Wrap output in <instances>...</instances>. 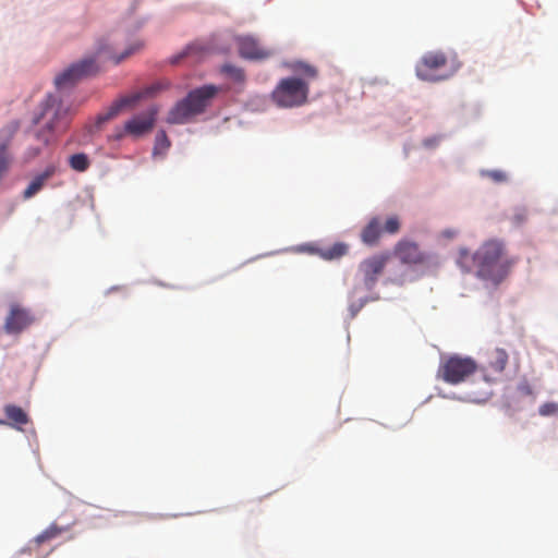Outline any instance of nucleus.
<instances>
[{
	"label": "nucleus",
	"instance_id": "2eb2a0df",
	"mask_svg": "<svg viewBox=\"0 0 558 558\" xmlns=\"http://www.w3.org/2000/svg\"><path fill=\"white\" fill-rule=\"evenodd\" d=\"M57 171V167L54 165H49L40 174L35 177L33 181L25 189L23 195L24 198H31L36 193H38L47 180H49Z\"/></svg>",
	"mask_w": 558,
	"mask_h": 558
},
{
	"label": "nucleus",
	"instance_id": "0eeeda50",
	"mask_svg": "<svg viewBox=\"0 0 558 558\" xmlns=\"http://www.w3.org/2000/svg\"><path fill=\"white\" fill-rule=\"evenodd\" d=\"M161 88H163L161 83H155L140 92H135L117 99L105 112L98 114L97 124L100 125L110 121L122 110L133 108L141 99L155 96Z\"/></svg>",
	"mask_w": 558,
	"mask_h": 558
},
{
	"label": "nucleus",
	"instance_id": "c756f323",
	"mask_svg": "<svg viewBox=\"0 0 558 558\" xmlns=\"http://www.w3.org/2000/svg\"><path fill=\"white\" fill-rule=\"evenodd\" d=\"M538 413L541 416H553L558 414V403L557 402H545L538 408Z\"/></svg>",
	"mask_w": 558,
	"mask_h": 558
},
{
	"label": "nucleus",
	"instance_id": "72a5a7b5",
	"mask_svg": "<svg viewBox=\"0 0 558 558\" xmlns=\"http://www.w3.org/2000/svg\"><path fill=\"white\" fill-rule=\"evenodd\" d=\"M39 154H40V149H38V148H34V149L29 150L31 158H34V157L38 156Z\"/></svg>",
	"mask_w": 558,
	"mask_h": 558
},
{
	"label": "nucleus",
	"instance_id": "aec40b11",
	"mask_svg": "<svg viewBox=\"0 0 558 558\" xmlns=\"http://www.w3.org/2000/svg\"><path fill=\"white\" fill-rule=\"evenodd\" d=\"M508 363V353L504 349L496 348L488 353V365L495 372L501 373Z\"/></svg>",
	"mask_w": 558,
	"mask_h": 558
},
{
	"label": "nucleus",
	"instance_id": "b1692460",
	"mask_svg": "<svg viewBox=\"0 0 558 558\" xmlns=\"http://www.w3.org/2000/svg\"><path fill=\"white\" fill-rule=\"evenodd\" d=\"M69 165L73 170L84 172L89 168L90 161L86 154L78 153L69 158Z\"/></svg>",
	"mask_w": 558,
	"mask_h": 558
},
{
	"label": "nucleus",
	"instance_id": "412c9836",
	"mask_svg": "<svg viewBox=\"0 0 558 558\" xmlns=\"http://www.w3.org/2000/svg\"><path fill=\"white\" fill-rule=\"evenodd\" d=\"M289 68L292 72L302 76V80L308 82L311 80H315L318 75L317 69L306 62L295 61L289 64Z\"/></svg>",
	"mask_w": 558,
	"mask_h": 558
},
{
	"label": "nucleus",
	"instance_id": "39448f33",
	"mask_svg": "<svg viewBox=\"0 0 558 558\" xmlns=\"http://www.w3.org/2000/svg\"><path fill=\"white\" fill-rule=\"evenodd\" d=\"M477 369V364L472 357L451 355L439 366L438 377L450 385L465 381Z\"/></svg>",
	"mask_w": 558,
	"mask_h": 558
},
{
	"label": "nucleus",
	"instance_id": "6ab92c4d",
	"mask_svg": "<svg viewBox=\"0 0 558 558\" xmlns=\"http://www.w3.org/2000/svg\"><path fill=\"white\" fill-rule=\"evenodd\" d=\"M69 530L70 525L61 526L58 525L57 523H51L45 531H43L39 535H37L34 538V543L36 546H39L43 543L57 538L62 533L68 532Z\"/></svg>",
	"mask_w": 558,
	"mask_h": 558
},
{
	"label": "nucleus",
	"instance_id": "6e6552de",
	"mask_svg": "<svg viewBox=\"0 0 558 558\" xmlns=\"http://www.w3.org/2000/svg\"><path fill=\"white\" fill-rule=\"evenodd\" d=\"M97 72V65L93 58L83 59L71 64L62 73L56 76L54 85L59 90L73 87L80 80Z\"/></svg>",
	"mask_w": 558,
	"mask_h": 558
},
{
	"label": "nucleus",
	"instance_id": "2f4dec72",
	"mask_svg": "<svg viewBox=\"0 0 558 558\" xmlns=\"http://www.w3.org/2000/svg\"><path fill=\"white\" fill-rule=\"evenodd\" d=\"M125 135H128V132L125 130V125L123 128H117L114 130V132L109 136V140H113V141H120L122 140Z\"/></svg>",
	"mask_w": 558,
	"mask_h": 558
},
{
	"label": "nucleus",
	"instance_id": "f8f14e48",
	"mask_svg": "<svg viewBox=\"0 0 558 558\" xmlns=\"http://www.w3.org/2000/svg\"><path fill=\"white\" fill-rule=\"evenodd\" d=\"M34 323V316L27 308L13 304L4 323L7 333H20Z\"/></svg>",
	"mask_w": 558,
	"mask_h": 558
},
{
	"label": "nucleus",
	"instance_id": "bb28decb",
	"mask_svg": "<svg viewBox=\"0 0 558 558\" xmlns=\"http://www.w3.org/2000/svg\"><path fill=\"white\" fill-rule=\"evenodd\" d=\"M170 147V141L165 131H159L156 135L154 154L167 150Z\"/></svg>",
	"mask_w": 558,
	"mask_h": 558
},
{
	"label": "nucleus",
	"instance_id": "473e14b6",
	"mask_svg": "<svg viewBox=\"0 0 558 558\" xmlns=\"http://www.w3.org/2000/svg\"><path fill=\"white\" fill-rule=\"evenodd\" d=\"M468 257H469V252L466 250H461L459 263H463V260L466 259Z\"/></svg>",
	"mask_w": 558,
	"mask_h": 558
},
{
	"label": "nucleus",
	"instance_id": "a211bd4d",
	"mask_svg": "<svg viewBox=\"0 0 558 558\" xmlns=\"http://www.w3.org/2000/svg\"><path fill=\"white\" fill-rule=\"evenodd\" d=\"M208 53H209V48L205 44L196 41V43L189 45L182 51V53L177 56L172 60V63H177V62H179V60H181L183 58H192V57L195 58V61H197V60L202 59L203 57L207 56Z\"/></svg>",
	"mask_w": 558,
	"mask_h": 558
},
{
	"label": "nucleus",
	"instance_id": "a878e982",
	"mask_svg": "<svg viewBox=\"0 0 558 558\" xmlns=\"http://www.w3.org/2000/svg\"><path fill=\"white\" fill-rule=\"evenodd\" d=\"M221 71L235 82L243 83L245 80L244 71L235 65L225 64Z\"/></svg>",
	"mask_w": 558,
	"mask_h": 558
},
{
	"label": "nucleus",
	"instance_id": "7ed1b4c3",
	"mask_svg": "<svg viewBox=\"0 0 558 558\" xmlns=\"http://www.w3.org/2000/svg\"><path fill=\"white\" fill-rule=\"evenodd\" d=\"M45 122V129L37 133V138L45 145L49 144L50 136L47 133L65 131L68 126V109L63 107L60 99L49 95L41 105V112L33 120L34 124Z\"/></svg>",
	"mask_w": 558,
	"mask_h": 558
},
{
	"label": "nucleus",
	"instance_id": "7c9ffc66",
	"mask_svg": "<svg viewBox=\"0 0 558 558\" xmlns=\"http://www.w3.org/2000/svg\"><path fill=\"white\" fill-rule=\"evenodd\" d=\"M484 174L496 183L506 182L508 179L507 173L502 170H489L486 171Z\"/></svg>",
	"mask_w": 558,
	"mask_h": 558
},
{
	"label": "nucleus",
	"instance_id": "9b49d317",
	"mask_svg": "<svg viewBox=\"0 0 558 558\" xmlns=\"http://www.w3.org/2000/svg\"><path fill=\"white\" fill-rule=\"evenodd\" d=\"M157 108L151 107L146 112L134 116L125 122L128 135L141 137L154 129L157 116Z\"/></svg>",
	"mask_w": 558,
	"mask_h": 558
},
{
	"label": "nucleus",
	"instance_id": "423d86ee",
	"mask_svg": "<svg viewBox=\"0 0 558 558\" xmlns=\"http://www.w3.org/2000/svg\"><path fill=\"white\" fill-rule=\"evenodd\" d=\"M447 65L448 58L445 52L428 51L416 63L415 73L422 81L439 82L450 76V73H445Z\"/></svg>",
	"mask_w": 558,
	"mask_h": 558
},
{
	"label": "nucleus",
	"instance_id": "f03ea898",
	"mask_svg": "<svg viewBox=\"0 0 558 558\" xmlns=\"http://www.w3.org/2000/svg\"><path fill=\"white\" fill-rule=\"evenodd\" d=\"M217 92L218 88L214 85H205L190 92L184 99L177 102L169 111L167 122L170 124L187 122L192 117L202 113L206 109Z\"/></svg>",
	"mask_w": 558,
	"mask_h": 558
},
{
	"label": "nucleus",
	"instance_id": "393cba45",
	"mask_svg": "<svg viewBox=\"0 0 558 558\" xmlns=\"http://www.w3.org/2000/svg\"><path fill=\"white\" fill-rule=\"evenodd\" d=\"M515 395L517 397H529L531 401L533 402L536 398V393L534 390V387L530 384V381L526 378H522L515 388Z\"/></svg>",
	"mask_w": 558,
	"mask_h": 558
},
{
	"label": "nucleus",
	"instance_id": "ddd939ff",
	"mask_svg": "<svg viewBox=\"0 0 558 558\" xmlns=\"http://www.w3.org/2000/svg\"><path fill=\"white\" fill-rule=\"evenodd\" d=\"M395 254L401 263L409 265L421 264L425 259L418 245L409 241L399 242L395 248Z\"/></svg>",
	"mask_w": 558,
	"mask_h": 558
},
{
	"label": "nucleus",
	"instance_id": "5701e85b",
	"mask_svg": "<svg viewBox=\"0 0 558 558\" xmlns=\"http://www.w3.org/2000/svg\"><path fill=\"white\" fill-rule=\"evenodd\" d=\"M348 253V245L341 242L335 243L329 247L322 248L319 251L320 256L324 259L332 260L344 256Z\"/></svg>",
	"mask_w": 558,
	"mask_h": 558
},
{
	"label": "nucleus",
	"instance_id": "f257e3e1",
	"mask_svg": "<svg viewBox=\"0 0 558 558\" xmlns=\"http://www.w3.org/2000/svg\"><path fill=\"white\" fill-rule=\"evenodd\" d=\"M472 258L477 277L494 284L504 281L518 262L517 257L507 253L505 243L496 239L485 241Z\"/></svg>",
	"mask_w": 558,
	"mask_h": 558
},
{
	"label": "nucleus",
	"instance_id": "9d476101",
	"mask_svg": "<svg viewBox=\"0 0 558 558\" xmlns=\"http://www.w3.org/2000/svg\"><path fill=\"white\" fill-rule=\"evenodd\" d=\"M387 260L388 256L376 255L364 259L360 264L359 270L363 276V282L367 290H372L374 288L378 276L384 271Z\"/></svg>",
	"mask_w": 558,
	"mask_h": 558
},
{
	"label": "nucleus",
	"instance_id": "c85d7f7f",
	"mask_svg": "<svg viewBox=\"0 0 558 558\" xmlns=\"http://www.w3.org/2000/svg\"><path fill=\"white\" fill-rule=\"evenodd\" d=\"M399 229H400V221L397 216L389 217L386 220L384 228H381L383 232H386L389 234L397 233L399 231Z\"/></svg>",
	"mask_w": 558,
	"mask_h": 558
},
{
	"label": "nucleus",
	"instance_id": "1a4fd4ad",
	"mask_svg": "<svg viewBox=\"0 0 558 558\" xmlns=\"http://www.w3.org/2000/svg\"><path fill=\"white\" fill-rule=\"evenodd\" d=\"M239 54L247 60H264L272 56V50L264 47L258 39L253 36H238L235 38Z\"/></svg>",
	"mask_w": 558,
	"mask_h": 558
},
{
	"label": "nucleus",
	"instance_id": "4be33fe9",
	"mask_svg": "<svg viewBox=\"0 0 558 558\" xmlns=\"http://www.w3.org/2000/svg\"><path fill=\"white\" fill-rule=\"evenodd\" d=\"M142 47H143V44L141 41H135V43L131 44L121 54L113 53L111 47H108V48L101 47L99 49V52H102L104 50H106L109 53L108 59L112 60L114 64H119L120 62H122L123 60H125L126 58H129L130 56L135 53L136 51H138Z\"/></svg>",
	"mask_w": 558,
	"mask_h": 558
},
{
	"label": "nucleus",
	"instance_id": "20e7f679",
	"mask_svg": "<svg viewBox=\"0 0 558 558\" xmlns=\"http://www.w3.org/2000/svg\"><path fill=\"white\" fill-rule=\"evenodd\" d=\"M308 94V82L291 76L279 81L271 93V98L280 108H293L306 104Z\"/></svg>",
	"mask_w": 558,
	"mask_h": 558
},
{
	"label": "nucleus",
	"instance_id": "cd10ccee",
	"mask_svg": "<svg viewBox=\"0 0 558 558\" xmlns=\"http://www.w3.org/2000/svg\"><path fill=\"white\" fill-rule=\"evenodd\" d=\"M529 213L524 207H518L511 217V221L514 226L520 227L527 220Z\"/></svg>",
	"mask_w": 558,
	"mask_h": 558
},
{
	"label": "nucleus",
	"instance_id": "dca6fc26",
	"mask_svg": "<svg viewBox=\"0 0 558 558\" xmlns=\"http://www.w3.org/2000/svg\"><path fill=\"white\" fill-rule=\"evenodd\" d=\"M381 232V221L378 217H374L362 230L361 239L363 243L374 245L377 243Z\"/></svg>",
	"mask_w": 558,
	"mask_h": 558
},
{
	"label": "nucleus",
	"instance_id": "4468645a",
	"mask_svg": "<svg viewBox=\"0 0 558 558\" xmlns=\"http://www.w3.org/2000/svg\"><path fill=\"white\" fill-rule=\"evenodd\" d=\"M20 124L13 121L1 130L4 142L0 144V178L8 171L10 165V156L8 154V145L14 134L17 132Z\"/></svg>",
	"mask_w": 558,
	"mask_h": 558
},
{
	"label": "nucleus",
	"instance_id": "f3484780",
	"mask_svg": "<svg viewBox=\"0 0 558 558\" xmlns=\"http://www.w3.org/2000/svg\"><path fill=\"white\" fill-rule=\"evenodd\" d=\"M4 413L11 425L21 429V426L26 425L29 422L27 413L20 407L14 404H7L4 407Z\"/></svg>",
	"mask_w": 558,
	"mask_h": 558
}]
</instances>
